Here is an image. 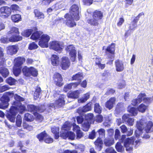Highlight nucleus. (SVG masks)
I'll return each instance as SVG.
<instances>
[{"instance_id": "obj_1", "label": "nucleus", "mask_w": 153, "mask_h": 153, "mask_svg": "<svg viewBox=\"0 0 153 153\" xmlns=\"http://www.w3.org/2000/svg\"><path fill=\"white\" fill-rule=\"evenodd\" d=\"M25 110L26 107L21 102L14 101L12 103V106L7 111L6 116L11 122L14 123L18 112L22 114Z\"/></svg>"}, {"instance_id": "obj_2", "label": "nucleus", "mask_w": 153, "mask_h": 153, "mask_svg": "<svg viewBox=\"0 0 153 153\" xmlns=\"http://www.w3.org/2000/svg\"><path fill=\"white\" fill-rule=\"evenodd\" d=\"M35 32L33 33L30 38L33 40H39L38 44L42 48L48 47V43L50 40V36L47 34L43 33L41 31H37L36 27H33Z\"/></svg>"}, {"instance_id": "obj_3", "label": "nucleus", "mask_w": 153, "mask_h": 153, "mask_svg": "<svg viewBox=\"0 0 153 153\" xmlns=\"http://www.w3.org/2000/svg\"><path fill=\"white\" fill-rule=\"evenodd\" d=\"M137 128L140 131L144 130L146 133H149L153 131V122L151 121L145 122L141 119L137 123Z\"/></svg>"}, {"instance_id": "obj_4", "label": "nucleus", "mask_w": 153, "mask_h": 153, "mask_svg": "<svg viewBox=\"0 0 153 153\" xmlns=\"http://www.w3.org/2000/svg\"><path fill=\"white\" fill-rule=\"evenodd\" d=\"M103 16V13L101 11L96 10L93 12V18L88 19L87 22L91 26H98L99 25V20L102 19Z\"/></svg>"}, {"instance_id": "obj_5", "label": "nucleus", "mask_w": 153, "mask_h": 153, "mask_svg": "<svg viewBox=\"0 0 153 153\" xmlns=\"http://www.w3.org/2000/svg\"><path fill=\"white\" fill-rule=\"evenodd\" d=\"M13 96L14 93L12 92L8 91L4 93L0 99V108L5 109L7 108L9 105L10 98L13 97Z\"/></svg>"}, {"instance_id": "obj_6", "label": "nucleus", "mask_w": 153, "mask_h": 153, "mask_svg": "<svg viewBox=\"0 0 153 153\" xmlns=\"http://www.w3.org/2000/svg\"><path fill=\"white\" fill-rule=\"evenodd\" d=\"M97 132L98 133L99 137L94 141V144L96 148L98 149V151H100L102 148L103 141L102 138L105 136V130L103 128H101L98 130Z\"/></svg>"}, {"instance_id": "obj_7", "label": "nucleus", "mask_w": 153, "mask_h": 153, "mask_svg": "<svg viewBox=\"0 0 153 153\" xmlns=\"http://www.w3.org/2000/svg\"><path fill=\"white\" fill-rule=\"evenodd\" d=\"M8 33L12 35L11 37L13 39H14L15 42L21 41L22 39V37L19 35V30L18 27L14 26L12 27L10 30L8 32Z\"/></svg>"}, {"instance_id": "obj_8", "label": "nucleus", "mask_w": 153, "mask_h": 153, "mask_svg": "<svg viewBox=\"0 0 153 153\" xmlns=\"http://www.w3.org/2000/svg\"><path fill=\"white\" fill-rule=\"evenodd\" d=\"M22 71L23 75L27 77L31 76L36 77L38 74L37 71L32 66L29 67L27 66H24L22 69Z\"/></svg>"}, {"instance_id": "obj_9", "label": "nucleus", "mask_w": 153, "mask_h": 153, "mask_svg": "<svg viewBox=\"0 0 153 153\" xmlns=\"http://www.w3.org/2000/svg\"><path fill=\"white\" fill-rule=\"evenodd\" d=\"M69 13L70 17L74 18L75 21L79 20V8L78 5L76 4L72 5L70 7Z\"/></svg>"}, {"instance_id": "obj_10", "label": "nucleus", "mask_w": 153, "mask_h": 153, "mask_svg": "<svg viewBox=\"0 0 153 153\" xmlns=\"http://www.w3.org/2000/svg\"><path fill=\"white\" fill-rule=\"evenodd\" d=\"M54 84L57 86L61 87L64 85L63 78L61 75L58 72H56L53 77Z\"/></svg>"}, {"instance_id": "obj_11", "label": "nucleus", "mask_w": 153, "mask_h": 153, "mask_svg": "<svg viewBox=\"0 0 153 153\" xmlns=\"http://www.w3.org/2000/svg\"><path fill=\"white\" fill-rule=\"evenodd\" d=\"M60 136L64 139L66 140L68 138L69 140H73L75 138V134L72 131L61 130Z\"/></svg>"}, {"instance_id": "obj_12", "label": "nucleus", "mask_w": 153, "mask_h": 153, "mask_svg": "<svg viewBox=\"0 0 153 153\" xmlns=\"http://www.w3.org/2000/svg\"><path fill=\"white\" fill-rule=\"evenodd\" d=\"M135 139L133 137L131 138L128 137L125 140L124 146L126 148V150L128 152L131 151L133 150V147L130 146L131 144L134 145Z\"/></svg>"}, {"instance_id": "obj_13", "label": "nucleus", "mask_w": 153, "mask_h": 153, "mask_svg": "<svg viewBox=\"0 0 153 153\" xmlns=\"http://www.w3.org/2000/svg\"><path fill=\"white\" fill-rule=\"evenodd\" d=\"M11 13V9L7 6H3L0 8L1 16L4 18H8Z\"/></svg>"}, {"instance_id": "obj_14", "label": "nucleus", "mask_w": 153, "mask_h": 153, "mask_svg": "<svg viewBox=\"0 0 153 153\" xmlns=\"http://www.w3.org/2000/svg\"><path fill=\"white\" fill-rule=\"evenodd\" d=\"M115 44L112 43L108 46L106 49V51L110 54L108 56V59H112L114 58L115 51Z\"/></svg>"}, {"instance_id": "obj_15", "label": "nucleus", "mask_w": 153, "mask_h": 153, "mask_svg": "<svg viewBox=\"0 0 153 153\" xmlns=\"http://www.w3.org/2000/svg\"><path fill=\"white\" fill-rule=\"evenodd\" d=\"M69 14L66 13L64 16V17L66 19L65 20V24L68 27L71 28L76 25V23L74 21V18L70 17Z\"/></svg>"}, {"instance_id": "obj_16", "label": "nucleus", "mask_w": 153, "mask_h": 153, "mask_svg": "<svg viewBox=\"0 0 153 153\" xmlns=\"http://www.w3.org/2000/svg\"><path fill=\"white\" fill-rule=\"evenodd\" d=\"M70 62L68 57L63 56L62 58L60 66L62 70H67L70 67Z\"/></svg>"}, {"instance_id": "obj_17", "label": "nucleus", "mask_w": 153, "mask_h": 153, "mask_svg": "<svg viewBox=\"0 0 153 153\" xmlns=\"http://www.w3.org/2000/svg\"><path fill=\"white\" fill-rule=\"evenodd\" d=\"M50 48L56 51H61L62 50V46L60 42L57 41H52L50 42Z\"/></svg>"}, {"instance_id": "obj_18", "label": "nucleus", "mask_w": 153, "mask_h": 153, "mask_svg": "<svg viewBox=\"0 0 153 153\" xmlns=\"http://www.w3.org/2000/svg\"><path fill=\"white\" fill-rule=\"evenodd\" d=\"M116 101V98L112 97L107 100L105 103V106L106 108L111 110L114 107Z\"/></svg>"}, {"instance_id": "obj_19", "label": "nucleus", "mask_w": 153, "mask_h": 153, "mask_svg": "<svg viewBox=\"0 0 153 153\" xmlns=\"http://www.w3.org/2000/svg\"><path fill=\"white\" fill-rule=\"evenodd\" d=\"M7 54L10 55L16 54L17 52V46L15 45H10L6 48Z\"/></svg>"}, {"instance_id": "obj_20", "label": "nucleus", "mask_w": 153, "mask_h": 153, "mask_svg": "<svg viewBox=\"0 0 153 153\" xmlns=\"http://www.w3.org/2000/svg\"><path fill=\"white\" fill-rule=\"evenodd\" d=\"M115 65L116 69L117 72H121L124 69L123 62L119 59L115 61Z\"/></svg>"}, {"instance_id": "obj_21", "label": "nucleus", "mask_w": 153, "mask_h": 153, "mask_svg": "<svg viewBox=\"0 0 153 153\" xmlns=\"http://www.w3.org/2000/svg\"><path fill=\"white\" fill-rule=\"evenodd\" d=\"M129 117L130 115L128 114H124L122 116V118L123 120L128 125L131 126H133L134 124V120Z\"/></svg>"}, {"instance_id": "obj_22", "label": "nucleus", "mask_w": 153, "mask_h": 153, "mask_svg": "<svg viewBox=\"0 0 153 153\" xmlns=\"http://www.w3.org/2000/svg\"><path fill=\"white\" fill-rule=\"evenodd\" d=\"M26 60L25 58L23 56H18L15 59L14 64L16 66L22 67Z\"/></svg>"}, {"instance_id": "obj_23", "label": "nucleus", "mask_w": 153, "mask_h": 153, "mask_svg": "<svg viewBox=\"0 0 153 153\" xmlns=\"http://www.w3.org/2000/svg\"><path fill=\"white\" fill-rule=\"evenodd\" d=\"M103 142L105 146L109 147L114 143V139L113 137H107L104 139Z\"/></svg>"}, {"instance_id": "obj_24", "label": "nucleus", "mask_w": 153, "mask_h": 153, "mask_svg": "<svg viewBox=\"0 0 153 153\" xmlns=\"http://www.w3.org/2000/svg\"><path fill=\"white\" fill-rule=\"evenodd\" d=\"M65 97L66 96L64 94H61L58 99L55 101V104L59 107L64 105L65 104L64 99Z\"/></svg>"}, {"instance_id": "obj_25", "label": "nucleus", "mask_w": 153, "mask_h": 153, "mask_svg": "<svg viewBox=\"0 0 153 153\" xmlns=\"http://www.w3.org/2000/svg\"><path fill=\"white\" fill-rule=\"evenodd\" d=\"M83 78V74L82 73L79 72L73 75L71 78V81H77V82H81L82 79Z\"/></svg>"}, {"instance_id": "obj_26", "label": "nucleus", "mask_w": 153, "mask_h": 153, "mask_svg": "<svg viewBox=\"0 0 153 153\" xmlns=\"http://www.w3.org/2000/svg\"><path fill=\"white\" fill-rule=\"evenodd\" d=\"M51 60V64L54 66H57L59 64V56L55 54L52 55Z\"/></svg>"}, {"instance_id": "obj_27", "label": "nucleus", "mask_w": 153, "mask_h": 153, "mask_svg": "<svg viewBox=\"0 0 153 153\" xmlns=\"http://www.w3.org/2000/svg\"><path fill=\"white\" fill-rule=\"evenodd\" d=\"M102 59L101 57H96L95 58V65H97L98 68L101 70L103 69L105 67V64H102Z\"/></svg>"}, {"instance_id": "obj_28", "label": "nucleus", "mask_w": 153, "mask_h": 153, "mask_svg": "<svg viewBox=\"0 0 153 153\" xmlns=\"http://www.w3.org/2000/svg\"><path fill=\"white\" fill-rule=\"evenodd\" d=\"M91 104L92 103L91 102H89L87 104L83 106L81 110L78 109L77 110V112L78 113L81 112H86L88 111L91 110Z\"/></svg>"}, {"instance_id": "obj_29", "label": "nucleus", "mask_w": 153, "mask_h": 153, "mask_svg": "<svg viewBox=\"0 0 153 153\" xmlns=\"http://www.w3.org/2000/svg\"><path fill=\"white\" fill-rule=\"evenodd\" d=\"M0 42L1 43L4 44H7L10 42H15L14 39H13L11 37L9 38L7 36L1 37L0 39Z\"/></svg>"}, {"instance_id": "obj_30", "label": "nucleus", "mask_w": 153, "mask_h": 153, "mask_svg": "<svg viewBox=\"0 0 153 153\" xmlns=\"http://www.w3.org/2000/svg\"><path fill=\"white\" fill-rule=\"evenodd\" d=\"M80 93V91L77 90L70 93H68V98L72 99H76L79 97Z\"/></svg>"}, {"instance_id": "obj_31", "label": "nucleus", "mask_w": 153, "mask_h": 153, "mask_svg": "<svg viewBox=\"0 0 153 153\" xmlns=\"http://www.w3.org/2000/svg\"><path fill=\"white\" fill-rule=\"evenodd\" d=\"M11 19L14 23H18L22 21V17L21 15L16 14L12 15L11 16Z\"/></svg>"}, {"instance_id": "obj_32", "label": "nucleus", "mask_w": 153, "mask_h": 153, "mask_svg": "<svg viewBox=\"0 0 153 153\" xmlns=\"http://www.w3.org/2000/svg\"><path fill=\"white\" fill-rule=\"evenodd\" d=\"M52 132L54 135V137L55 139H58L59 137V127H54L51 128Z\"/></svg>"}, {"instance_id": "obj_33", "label": "nucleus", "mask_w": 153, "mask_h": 153, "mask_svg": "<svg viewBox=\"0 0 153 153\" xmlns=\"http://www.w3.org/2000/svg\"><path fill=\"white\" fill-rule=\"evenodd\" d=\"M23 67L21 66H17L16 65H14L13 69V73L16 76H18L21 73Z\"/></svg>"}, {"instance_id": "obj_34", "label": "nucleus", "mask_w": 153, "mask_h": 153, "mask_svg": "<svg viewBox=\"0 0 153 153\" xmlns=\"http://www.w3.org/2000/svg\"><path fill=\"white\" fill-rule=\"evenodd\" d=\"M0 74L4 78H6L9 75L8 70L4 67H0Z\"/></svg>"}, {"instance_id": "obj_35", "label": "nucleus", "mask_w": 153, "mask_h": 153, "mask_svg": "<svg viewBox=\"0 0 153 153\" xmlns=\"http://www.w3.org/2000/svg\"><path fill=\"white\" fill-rule=\"evenodd\" d=\"M102 108L98 102H96L94 105V111L98 114H100L102 112Z\"/></svg>"}, {"instance_id": "obj_36", "label": "nucleus", "mask_w": 153, "mask_h": 153, "mask_svg": "<svg viewBox=\"0 0 153 153\" xmlns=\"http://www.w3.org/2000/svg\"><path fill=\"white\" fill-rule=\"evenodd\" d=\"M85 119L87 121L90 122V123H94L95 121L94 114L91 113L87 114L85 116Z\"/></svg>"}, {"instance_id": "obj_37", "label": "nucleus", "mask_w": 153, "mask_h": 153, "mask_svg": "<svg viewBox=\"0 0 153 153\" xmlns=\"http://www.w3.org/2000/svg\"><path fill=\"white\" fill-rule=\"evenodd\" d=\"M48 136V134L45 130L41 132L36 135V137L40 142H42L44 140L45 137Z\"/></svg>"}, {"instance_id": "obj_38", "label": "nucleus", "mask_w": 153, "mask_h": 153, "mask_svg": "<svg viewBox=\"0 0 153 153\" xmlns=\"http://www.w3.org/2000/svg\"><path fill=\"white\" fill-rule=\"evenodd\" d=\"M127 111L130 113L131 116H135L138 113L137 108L129 106L128 107Z\"/></svg>"}, {"instance_id": "obj_39", "label": "nucleus", "mask_w": 153, "mask_h": 153, "mask_svg": "<svg viewBox=\"0 0 153 153\" xmlns=\"http://www.w3.org/2000/svg\"><path fill=\"white\" fill-rule=\"evenodd\" d=\"M33 13L36 17L38 19H44L45 17L44 14L42 12L40 11L38 9H35L34 10Z\"/></svg>"}, {"instance_id": "obj_40", "label": "nucleus", "mask_w": 153, "mask_h": 153, "mask_svg": "<svg viewBox=\"0 0 153 153\" xmlns=\"http://www.w3.org/2000/svg\"><path fill=\"white\" fill-rule=\"evenodd\" d=\"M41 91L42 90L41 88L37 86L33 94V97L34 100H36L39 98Z\"/></svg>"}, {"instance_id": "obj_41", "label": "nucleus", "mask_w": 153, "mask_h": 153, "mask_svg": "<svg viewBox=\"0 0 153 153\" xmlns=\"http://www.w3.org/2000/svg\"><path fill=\"white\" fill-rule=\"evenodd\" d=\"M27 108L28 111L33 113V114L36 112V106L34 105L28 104L27 106Z\"/></svg>"}, {"instance_id": "obj_42", "label": "nucleus", "mask_w": 153, "mask_h": 153, "mask_svg": "<svg viewBox=\"0 0 153 153\" xmlns=\"http://www.w3.org/2000/svg\"><path fill=\"white\" fill-rule=\"evenodd\" d=\"M90 97V94L87 93L84 94L83 97L78 100L79 103H84L86 102Z\"/></svg>"}, {"instance_id": "obj_43", "label": "nucleus", "mask_w": 153, "mask_h": 153, "mask_svg": "<svg viewBox=\"0 0 153 153\" xmlns=\"http://www.w3.org/2000/svg\"><path fill=\"white\" fill-rule=\"evenodd\" d=\"M69 53L71 61L72 62H75L76 61V50L71 51Z\"/></svg>"}, {"instance_id": "obj_44", "label": "nucleus", "mask_w": 153, "mask_h": 153, "mask_svg": "<svg viewBox=\"0 0 153 153\" xmlns=\"http://www.w3.org/2000/svg\"><path fill=\"white\" fill-rule=\"evenodd\" d=\"M16 81V79L11 77H8L6 80V82L10 85H13L15 84Z\"/></svg>"}, {"instance_id": "obj_45", "label": "nucleus", "mask_w": 153, "mask_h": 153, "mask_svg": "<svg viewBox=\"0 0 153 153\" xmlns=\"http://www.w3.org/2000/svg\"><path fill=\"white\" fill-rule=\"evenodd\" d=\"M24 118L26 121L29 122H31L34 119L33 115L28 113H27L25 114Z\"/></svg>"}, {"instance_id": "obj_46", "label": "nucleus", "mask_w": 153, "mask_h": 153, "mask_svg": "<svg viewBox=\"0 0 153 153\" xmlns=\"http://www.w3.org/2000/svg\"><path fill=\"white\" fill-rule=\"evenodd\" d=\"M79 128L76 131V138L77 139H79L82 137H83V132L80 130V128L78 126H77Z\"/></svg>"}, {"instance_id": "obj_47", "label": "nucleus", "mask_w": 153, "mask_h": 153, "mask_svg": "<svg viewBox=\"0 0 153 153\" xmlns=\"http://www.w3.org/2000/svg\"><path fill=\"white\" fill-rule=\"evenodd\" d=\"M115 147L116 150L118 152H122L123 150V148L121 143L119 142H117L115 146Z\"/></svg>"}, {"instance_id": "obj_48", "label": "nucleus", "mask_w": 153, "mask_h": 153, "mask_svg": "<svg viewBox=\"0 0 153 153\" xmlns=\"http://www.w3.org/2000/svg\"><path fill=\"white\" fill-rule=\"evenodd\" d=\"M146 108V106L143 103L140 105L137 108V110L142 113L145 112Z\"/></svg>"}, {"instance_id": "obj_49", "label": "nucleus", "mask_w": 153, "mask_h": 153, "mask_svg": "<svg viewBox=\"0 0 153 153\" xmlns=\"http://www.w3.org/2000/svg\"><path fill=\"white\" fill-rule=\"evenodd\" d=\"M90 122L88 121L85 122L82 124V129L83 131H88L90 127Z\"/></svg>"}, {"instance_id": "obj_50", "label": "nucleus", "mask_w": 153, "mask_h": 153, "mask_svg": "<svg viewBox=\"0 0 153 153\" xmlns=\"http://www.w3.org/2000/svg\"><path fill=\"white\" fill-rule=\"evenodd\" d=\"M38 48V46L34 42H33L29 44L28 49L30 50H35Z\"/></svg>"}, {"instance_id": "obj_51", "label": "nucleus", "mask_w": 153, "mask_h": 153, "mask_svg": "<svg viewBox=\"0 0 153 153\" xmlns=\"http://www.w3.org/2000/svg\"><path fill=\"white\" fill-rule=\"evenodd\" d=\"M36 112H39L40 113L44 112L46 110L45 106L44 104H42L39 106H36Z\"/></svg>"}, {"instance_id": "obj_52", "label": "nucleus", "mask_w": 153, "mask_h": 153, "mask_svg": "<svg viewBox=\"0 0 153 153\" xmlns=\"http://www.w3.org/2000/svg\"><path fill=\"white\" fill-rule=\"evenodd\" d=\"M34 27H33V29H29L24 31L23 32V34H22V35L26 37H29L32 33H32L33 31H34L35 32L33 29Z\"/></svg>"}, {"instance_id": "obj_53", "label": "nucleus", "mask_w": 153, "mask_h": 153, "mask_svg": "<svg viewBox=\"0 0 153 153\" xmlns=\"http://www.w3.org/2000/svg\"><path fill=\"white\" fill-rule=\"evenodd\" d=\"M70 125V123L68 121L65 122L62 127L61 130H68L69 129Z\"/></svg>"}, {"instance_id": "obj_54", "label": "nucleus", "mask_w": 153, "mask_h": 153, "mask_svg": "<svg viewBox=\"0 0 153 153\" xmlns=\"http://www.w3.org/2000/svg\"><path fill=\"white\" fill-rule=\"evenodd\" d=\"M22 123V119L20 115H18L16 117V126L19 127H20Z\"/></svg>"}, {"instance_id": "obj_55", "label": "nucleus", "mask_w": 153, "mask_h": 153, "mask_svg": "<svg viewBox=\"0 0 153 153\" xmlns=\"http://www.w3.org/2000/svg\"><path fill=\"white\" fill-rule=\"evenodd\" d=\"M14 98L16 101L20 102H23L25 101V99L17 94H15L14 96Z\"/></svg>"}, {"instance_id": "obj_56", "label": "nucleus", "mask_w": 153, "mask_h": 153, "mask_svg": "<svg viewBox=\"0 0 153 153\" xmlns=\"http://www.w3.org/2000/svg\"><path fill=\"white\" fill-rule=\"evenodd\" d=\"M10 8L11 9V12L12 11L13 12L18 11L19 8V6L17 4H15L11 5Z\"/></svg>"}, {"instance_id": "obj_57", "label": "nucleus", "mask_w": 153, "mask_h": 153, "mask_svg": "<svg viewBox=\"0 0 153 153\" xmlns=\"http://www.w3.org/2000/svg\"><path fill=\"white\" fill-rule=\"evenodd\" d=\"M75 50V48L73 45H70L67 46L65 48V50L67 52H71Z\"/></svg>"}, {"instance_id": "obj_58", "label": "nucleus", "mask_w": 153, "mask_h": 153, "mask_svg": "<svg viewBox=\"0 0 153 153\" xmlns=\"http://www.w3.org/2000/svg\"><path fill=\"white\" fill-rule=\"evenodd\" d=\"M95 120L97 123H101L103 120V117L102 115L98 114L96 116Z\"/></svg>"}, {"instance_id": "obj_59", "label": "nucleus", "mask_w": 153, "mask_h": 153, "mask_svg": "<svg viewBox=\"0 0 153 153\" xmlns=\"http://www.w3.org/2000/svg\"><path fill=\"white\" fill-rule=\"evenodd\" d=\"M72 88L71 83L65 85L63 89V91L65 92H67L69 90Z\"/></svg>"}, {"instance_id": "obj_60", "label": "nucleus", "mask_w": 153, "mask_h": 153, "mask_svg": "<svg viewBox=\"0 0 153 153\" xmlns=\"http://www.w3.org/2000/svg\"><path fill=\"white\" fill-rule=\"evenodd\" d=\"M144 15V13L143 12H141L139 13L132 21V22L134 23H137L138 20H139L140 17L143 15Z\"/></svg>"}, {"instance_id": "obj_61", "label": "nucleus", "mask_w": 153, "mask_h": 153, "mask_svg": "<svg viewBox=\"0 0 153 153\" xmlns=\"http://www.w3.org/2000/svg\"><path fill=\"white\" fill-rule=\"evenodd\" d=\"M33 115L35 117L36 119L37 120L42 121L43 119V116L37 112H35Z\"/></svg>"}, {"instance_id": "obj_62", "label": "nucleus", "mask_w": 153, "mask_h": 153, "mask_svg": "<svg viewBox=\"0 0 153 153\" xmlns=\"http://www.w3.org/2000/svg\"><path fill=\"white\" fill-rule=\"evenodd\" d=\"M146 96L145 93H140L138 96L137 98L141 102L143 101V99Z\"/></svg>"}, {"instance_id": "obj_63", "label": "nucleus", "mask_w": 153, "mask_h": 153, "mask_svg": "<svg viewBox=\"0 0 153 153\" xmlns=\"http://www.w3.org/2000/svg\"><path fill=\"white\" fill-rule=\"evenodd\" d=\"M120 136V132L118 129H116L115 130L114 134V138L116 140H117L119 139Z\"/></svg>"}, {"instance_id": "obj_64", "label": "nucleus", "mask_w": 153, "mask_h": 153, "mask_svg": "<svg viewBox=\"0 0 153 153\" xmlns=\"http://www.w3.org/2000/svg\"><path fill=\"white\" fill-rule=\"evenodd\" d=\"M107 132L108 133V136L107 137H113L114 134V131L113 128H109L107 130Z\"/></svg>"}]
</instances>
